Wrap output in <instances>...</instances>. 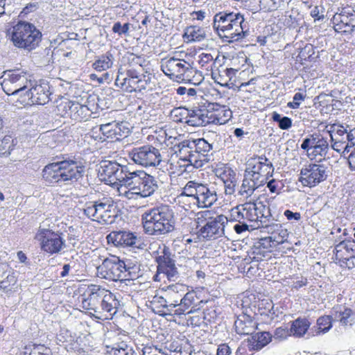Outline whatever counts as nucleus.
Returning a JSON list of instances; mask_svg holds the SVG:
<instances>
[{
    "instance_id": "14",
    "label": "nucleus",
    "mask_w": 355,
    "mask_h": 355,
    "mask_svg": "<svg viewBox=\"0 0 355 355\" xmlns=\"http://www.w3.org/2000/svg\"><path fill=\"white\" fill-rule=\"evenodd\" d=\"M50 85L44 80H40L34 85H29L24 95H21L19 101L24 104L45 105L50 101Z\"/></svg>"
},
{
    "instance_id": "33",
    "label": "nucleus",
    "mask_w": 355,
    "mask_h": 355,
    "mask_svg": "<svg viewBox=\"0 0 355 355\" xmlns=\"http://www.w3.org/2000/svg\"><path fill=\"white\" fill-rule=\"evenodd\" d=\"M254 206L257 216V227L263 226L271 216L270 209L261 201L254 202Z\"/></svg>"
},
{
    "instance_id": "12",
    "label": "nucleus",
    "mask_w": 355,
    "mask_h": 355,
    "mask_svg": "<svg viewBox=\"0 0 355 355\" xmlns=\"http://www.w3.org/2000/svg\"><path fill=\"white\" fill-rule=\"evenodd\" d=\"M161 69L171 78H175L178 80H185L189 79L192 73L193 68L190 63L175 58L162 59L161 61Z\"/></svg>"
},
{
    "instance_id": "29",
    "label": "nucleus",
    "mask_w": 355,
    "mask_h": 355,
    "mask_svg": "<svg viewBox=\"0 0 355 355\" xmlns=\"http://www.w3.org/2000/svg\"><path fill=\"white\" fill-rule=\"evenodd\" d=\"M58 162L45 166L42 170V177L49 183H58L62 181Z\"/></svg>"
},
{
    "instance_id": "5",
    "label": "nucleus",
    "mask_w": 355,
    "mask_h": 355,
    "mask_svg": "<svg viewBox=\"0 0 355 355\" xmlns=\"http://www.w3.org/2000/svg\"><path fill=\"white\" fill-rule=\"evenodd\" d=\"M143 227L146 234L158 236L171 232L174 229V217L168 206L154 207L141 215Z\"/></svg>"
},
{
    "instance_id": "64",
    "label": "nucleus",
    "mask_w": 355,
    "mask_h": 355,
    "mask_svg": "<svg viewBox=\"0 0 355 355\" xmlns=\"http://www.w3.org/2000/svg\"><path fill=\"white\" fill-rule=\"evenodd\" d=\"M284 215L288 220L299 221L301 219V214L299 212H293L289 209H286Z\"/></svg>"
},
{
    "instance_id": "39",
    "label": "nucleus",
    "mask_w": 355,
    "mask_h": 355,
    "mask_svg": "<svg viewBox=\"0 0 355 355\" xmlns=\"http://www.w3.org/2000/svg\"><path fill=\"white\" fill-rule=\"evenodd\" d=\"M119 168V164L114 162L111 161H103L101 163L100 173L103 176L104 175V178L112 182V178L115 173L116 169Z\"/></svg>"
},
{
    "instance_id": "60",
    "label": "nucleus",
    "mask_w": 355,
    "mask_h": 355,
    "mask_svg": "<svg viewBox=\"0 0 355 355\" xmlns=\"http://www.w3.org/2000/svg\"><path fill=\"white\" fill-rule=\"evenodd\" d=\"M159 273L164 274L167 279L170 281H175L179 277V272L175 264L171 267L168 268L167 269L164 270L163 271L159 272Z\"/></svg>"
},
{
    "instance_id": "9",
    "label": "nucleus",
    "mask_w": 355,
    "mask_h": 355,
    "mask_svg": "<svg viewBox=\"0 0 355 355\" xmlns=\"http://www.w3.org/2000/svg\"><path fill=\"white\" fill-rule=\"evenodd\" d=\"M84 214L94 221L102 224H111L115 220L114 202L110 198H103L85 204Z\"/></svg>"
},
{
    "instance_id": "61",
    "label": "nucleus",
    "mask_w": 355,
    "mask_h": 355,
    "mask_svg": "<svg viewBox=\"0 0 355 355\" xmlns=\"http://www.w3.org/2000/svg\"><path fill=\"white\" fill-rule=\"evenodd\" d=\"M166 300L167 299H166V297H165L164 294L163 296H159L158 295H155V296L153 297V299L150 301V302L154 304H159L161 306H163V307L167 309V310L168 311H172L173 309L171 308L170 306H168V302Z\"/></svg>"
},
{
    "instance_id": "56",
    "label": "nucleus",
    "mask_w": 355,
    "mask_h": 355,
    "mask_svg": "<svg viewBox=\"0 0 355 355\" xmlns=\"http://www.w3.org/2000/svg\"><path fill=\"white\" fill-rule=\"evenodd\" d=\"M110 354L112 355H135L132 349L124 343H122L121 346L118 345L112 348Z\"/></svg>"
},
{
    "instance_id": "63",
    "label": "nucleus",
    "mask_w": 355,
    "mask_h": 355,
    "mask_svg": "<svg viewBox=\"0 0 355 355\" xmlns=\"http://www.w3.org/2000/svg\"><path fill=\"white\" fill-rule=\"evenodd\" d=\"M345 139L347 145L349 146V151H351V148L355 145V129L351 130L349 132L347 131Z\"/></svg>"
},
{
    "instance_id": "17",
    "label": "nucleus",
    "mask_w": 355,
    "mask_h": 355,
    "mask_svg": "<svg viewBox=\"0 0 355 355\" xmlns=\"http://www.w3.org/2000/svg\"><path fill=\"white\" fill-rule=\"evenodd\" d=\"M101 132L103 136V140L110 139L112 140H120L123 137H125L128 132L129 128L126 127V123L123 121H113L107 123L101 124L99 127L93 128L92 137L96 139L94 133Z\"/></svg>"
},
{
    "instance_id": "31",
    "label": "nucleus",
    "mask_w": 355,
    "mask_h": 355,
    "mask_svg": "<svg viewBox=\"0 0 355 355\" xmlns=\"http://www.w3.org/2000/svg\"><path fill=\"white\" fill-rule=\"evenodd\" d=\"M135 171H130L127 166H122L119 164V168L116 169L112 178V184L117 182L123 183L120 187H128V183H130L131 176H133Z\"/></svg>"
},
{
    "instance_id": "49",
    "label": "nucleus",
    "mask_w": 355,
    "mask_h": 355,
    "mask_svg": "<svg viewBox=\"0 0 355 355\" xmlns=\"http://www.w3.org/2000/svg\"><path fill=\"white\" fill-rule=\"evenodd\" d=\"M272 119L274 121L278 123V125L282 130H288L292 126V120L287 116H282L277 112H273Z\"/></svg>"
},
{
    "instance_id": "43",
    "label": "nucleus",
    "mask_w": 355,
    "mask_h": 355,
    "mask_svg": "<svg viewBox=\"0 0 355 355\" xmlns=\"http://www.w3.org/2000/svg\"><path fill=\"white\" fill-rule=\"evenodd\" d=\"M232 112L230 110L225 109V107H222L220 110H216V112H212V117L215 118L214 122L211 123L216 124H224L231 117Z\"/></svg>"
},
{
    "instance_id": "48",
    "label": "nucleus",
    "mask_w": 355,
    "mask_h": 355,
    "mask_svg": "<svg viewBox=\"0 0 355 355\" xmlns=\"http://www.w3.org/2000/svg\"><path fill=\"white\" fill-rule=\"evenodd\" d=\"M252 339L257 342V348L261 349L269 343V342L271 340V335L269 332H260L253 336Z\"/></svg>"
},
{
    "instance_id": "37",
    "label": "nucleus",
    "mask_w": 355,
    "mask_h": 355,
    "mask_svg": "<svg viewBox=\"0 0 355 355\" xmlns=\"http://www.w3.org/2000/svg\"><path fill=\"white\" fill-rule=\"evenodd\" d=\"M205 31L197 26H191L185 29L184 37L189 42H200L205 37Z\"/></svg>"
},
{
    "instance_id": "53",
    "label": "nucleus",
    "mask_w": 355,
    "mask_h": 355,
    "mask_svg": "<svg viewBox=\"0 0 355 355\" xmlns=\"http://www.w3.org/2000/svg\"><path fill=\"white\" fill-rule=\"evenodd\" d=\"M244 205L246 221L254 222L257 224V216L256 215L254 202H247L245 203Z\"/></svg>"
},
{
    "instance_id": "3",
    "label": "nucleus",
    "mask_w": 355,
    "mask_h": 355,
    "mask_svg": "<svg viewBox=\"0 0 355 355\" xmlns=\"http://www.w3.org/2000/svg\"><path fill=\"white\" fill-rule=\"evenodd\" d=\"M178 148V156L184 162V166L198 168L209 162L212 145L203 138L188 139L180 142Z\"/></svg>"
},
{
    "instance_id": "28",
    "label": "nucleus",
    "mask_w": 355,
    "mask_h": 355,
    "mask_svg": "<svg viewBox=\"0 0 355 355\" xmlns=\"http://www.w3.org/2000/svg\"><path fill=\"white\" fill-rule=\"evenodd\" d=\"M252 176V175L245 171L243 183L239 191V193L245 198L250 197L257 189L265 184L261 182H258L257 179Z\"/></svg>"
},
{
    "instance_id": "47",
    "label": "nucleus",
    "mask_w": 355,
    "mask_h": 355,
    "mask_svg": "<svg viewBox=\"0 0 355 355\" xmlns=\"http://www.w3.org/2000/svg\"><path fill=\"white\" fill-rule=\"evenodd\" d=\"M277 234H274L270 236V240L272 242H275L277 245L282 244L287 240L288 236V232L286 229L282 228V227L277 224Z\"/></svg>"
},
{
    "instance_id": "30",
    "label": "nucleus",
    "mask_w": 355,
    "mask_h": 355,
    "mask_svg": "<svg viewBox=\"0 0 355 355\" xmlns=\"http://www.w3.org/2000/svg\"><path fill=\"white\" fill-rule=\"evenodd\" d=\"M354 243L351 241H343L340 242L335 246V256L336 260L341 262L344 259H347L352 257L354 254L353 247Z\"/></svg>"
},
{
    "instance_id": "6",
    "label": "nucleus",
    "mask_w": 355,
    "mask_h": 355,
    "mask_svg": "<svg viewBox=\"0 0 355 355\" xmlns=\"http://www.w3.org/2000/svg\"><path fill=\"white\" fill-rule=\"evenodd\" d=\"M128 187H119V196L129 200H137L151 196L158 189L156 178L144 171H135Z\"/></svg>"
},
{
    "instance_id": "51",
    "label": "nucleus",
    "mask_w": 355,
    "mask_h": 355,
    "mask_svg": "<svg viewBox=\"0 0 355 355\" xmlns=\"http://www.w3.org/2000/svg\"><path fill=\"white\" fill-rule=\"evenodd\" d=\"M329 150V144L327 139H321L320 141L316 146L313 148V150L311 152V155L315 157L318 155L321 157L325 156Z\"/></svg>"
},
{
    "instance_id": "36",
    "label": "nucleus",
    "mask_w": 355,
    "mask_h": 355,
    "mask_svg": "<svg viewBox=\"0 0 355 355\" xmlns=\"http://www.w3.org/2000/svg\"><path fill=\"white\" fill-rule=\"evenodd\" d=\"M335 311V318L340 322L342 325H352L354 320L353 318V311L349 308L344 307L342 309L341 307Z\"/></svg>"
},
{
    "instance_id": "38",
    "label": "nucleus",
    "mask_w": 355,
    "mask_h": 355,
    "mask_svg": "<svg viewBox=\"0 0 355 355\" xmlns=\"http://www.w3.org/2000/svg\"><path fill=\"white\" fill-rule=\"evenodd\" d=\"M291 0H259V6L261 10L272 12L285 7Z\"/></svg>"
},
{
    "instance_id": "13",
    "label": "nucleus",
    "mask_w": 355,
    "mask_h": 355,
    "mask_svg": "<svg viewBox=\"0 0 355 355\" xmlns=\"http://www.w3.org/2000/svg\"><path fill=\"white\" fill-rule=\"evenodd\" d=\"M129 155L135 164L145 167L157 166L163 158L160 150L151 145L135 147Z\"/></svg>"
},
{
    "instance_id": "4",
    "label": "nucleus",
    "mask_w": 355,
    "mask_h": 355,
    "mask_svg": "<svg viewBox=\"0 0 355 355\" xmlns=\"http://www.w3.org/2000/svg\"><path fill=\"white\" fill-rule=\"evenodd\" d=\"M244 22L245 19L239 12H220L214 16L213 24L220 37L225 38L228 42H233L246 36L248 31Z\"/></svg>"
},
{
    "instance_id": "21",
    "label": "nucleus",
    "mask_w": 355,
    "mask_h": 355,
    "mask_svg": "<svg viewBox=\"0 0 355 355\" xmlns=\"http://www.w3.org/2000/svg\"><path fill=\"white\" fill-rule=\"evenodd\" d=\"M334 27L337 32L350 33L355 29V13H350L346 9L336 12L333 18Z\"/></svg>"
},
{
    "instance_id": "10",
    "label": "nucleus",
    "mask_w": 355,
    "mask_h": 355,
    "mask_svg": "<svg viewBox=\"0 0 355 355\" xmlns=\"http://www.w3.org/2000/svg\"><path fill=\"white\" fill-rule=\"evenodd\" d=\"M29 76L26 72L19 69L8 71L1 83L3 90L8 95L19 96L24 95L25 92L31 85Z\"/></svg>"
},
{
    "instance_id": "22",
    "label": "nucleus",
    "mask_w": 355,
    "mask_h": 355,
    "mask_svg": "<svg viewBox=\"0 0 355 355\" xmlns=\"http://www.w3.org/2000/svg\"><path fill=\"white\" fill-rule=\"evenodd\" d=\"M60 108L65 110V112L63 114H67L76 121L86 119L92 113L87 105L71 101L61 103L58 105V109L60 110Z\"/></svg>"
},
{
    "instance_id": "7",
    "label": "nucleus",
    "mask_w": 355,
    "mask_h": 355,
    "mask_svg": "<svg viewBox=\"0 0 355 355\" xmlns=\"http://www.w3.org/2000/svg\"><path fill=\"white\" fill-rule=\"evenodd\" d=\"M137 270L135 266H130L118 257L112 256L104 259L97 267V275L110 281H125L135 278Z\"/></svg>"
},
{
    "instance_id": "55",
    "label": "nucleus",
    "mask_w": 355,
    "mask_h": 355,
    "mask_svg": "<svg viewBox=\"0 0 355 355\" xmlns=\"http://www.w3.org/2000/svg\"><path fill=\"white\" fill-rule=\"evenodd\" d=\"M347 131V129L345 128L344 126L337 124H333L331 125L330 129L328 130L331 137H333L340 138L345 137Z\"/></svg>"
},
{
    "instance_id": "15",
    "label": "nucleus",
    "mask_w": 355,
    "mask_h": 355,
    "mask_svg": "<svg viewBox=\"0 0 355 355\" xmlns=\"http://www.w3.org/2000/svg\"><path fill=\"white\" fill-rule=\"evenodd\" d=\"M252 178L257 179V182L263 184L272 176L273 172L272 164L266 157H253L248 160L245 171Z\"/></svg>"
},
{
    "instance_id": "52",
    "label": "nucleus",
    "mask_w": 355,
    "mask_h": 355,
    "mask_svg": "<svg viewBox=\"0 0 355 355\" xmlns=\"http://www.w3.org/2000/svg\"><path fill=\"white\" fill-rule=\"evenodd\" d=\"M13 139L10 136H5L0 139V155L10 154L12 150Z\"/></svg>"
},
{
    "instance_id": "46",
    "label": "nucleus",
    "mask_w": 355,
    "mask_h": 355,
    "mask_svg": "<svg viewBox=\"0 0 355 355\" xmlns=\"http://www.w3.org/2000/svg\"><path fill=\"white\" fill-rule=\"evenodd\" d=\"M177 94L180 96H184V99L187 101H192L196 100L198 98V93L200 90H197L194 88H187L186 87H179L176 89Z\"/></svg>"
},
{
    "instance_id": "1",
    "label": "nucleus",
    "mask_w": 355,
    "mask_h": 355,
    "mask_svg": "<svg viewBox=\"0 0 355 355\" xmlns=\"http://www.w3.org/2000/svg\"><path fill=\"white\" fill-rule=\"evenodd\" d=\"M82 299L83 309L100 320L111 319L118 311L120 302L116 295L98 285L91 284Z\"/></svg>"
},
{
    "instance_id": "20",
    "label": "nucleus",
    "mask_w": 355,
    "mask_h": 355,
    "mask_svg": "<svg viewBox=\"0 0 355 355\" xmlns=\"http://www.w3.org/2000/svg\"><path fill=\"white\" fill-rule=\"evenodd\" d=\"M63 182L76 181L84 173L83 167L74 159H64L58 162Z\"/></svg>"
},
{
    "instance_id": "27",
    "label": "nucleus",
    "mask_w": 355,
    "mask_h": 355,
    "mask_svg": "<svg viewBox=\"0 0 355 355\" xmlns=\"http://www.w3.org/2000/svg\"><path fill=\"white\" fill-rule=\"evenodd\" d=\"M235 330L241 335L252 334L256 328V322L252 318L246 314H242L237 317L234 322Z\"/></svg>"
},
{
    "instance_id": "18",
    "label": "nucleus",
    "mask_w": 355,
    "mask_h": 355,
    "mask_svg": "<svg viewBox=\"0 0 355 355\" xmlns=\"http://www.w3.org/2000/svg\"><path fill=\"white\" fill-rule=\"evenodd\" d=\"M107 240L116 246H130L138 249L145 246L140 237L126 231L112 232L107 236Z\"/></svg>"
},
{
    "instance_id": "26",
    "label": "nucleus",
    "mask_w": 355,
    "mask_h": 355,
    "mask_svg": "<svg viewBox=\"0 0 355 355\" xmlns=\"http://www.w3.org/2000/svg\"><path fill=\"white\" fill-rule=\"evenodd\" d=\"M17 283L16 277L9 269L8 265L3 264L0 266V291L9 293L12 291Z\"/></svg>"
},
{
    "instance_id": "44",
    "label": "nucleus",
    "mask_w": 355,
    "mask_h": 355,
    "mask_svg": "<svg viewBox=\"0 0 355 355\" xmlns=\"http://www.w3.org/2000/svg\"><path fill=\"white\" fill-rule=\"evenodd\" d=\"M331 141L333 142L331 147L332 148L343 155H345L349 153V146L347 145L345 137H331Z\"/></svg>"
},
{
    "instance_id": "25",
    "label": "nucleus",
    "mask_w": 355,
    "mask_h": 355,
    "mask_svg": "<svg viewBox=\"0 0 355 355\" xmlns=\"http://www.w3.org/2000/svg\"><path fill=\"white\" fill-rule=\"evenodd\" d=\"M197 191L198 193L196 198L199 207H211L217 200L216 191L208 188L205 185L201 184Z\"/></svg>"
},
{
    "instance_id": "59",
    "label": "nucleus",
    "mask_w": 355,
    "mask_h": 355,
    "mask_svg": "<svg viewBox=\"0 0 355 355\" xmlns=\"http://www.w3.org/2000/svg\"><path fill=\"white\" fill-rule=\"evenodd\" d=\"M130 24L129 23H125L124 24H121L120 22H116L112 26V31L115 33H117L119 35H127L130 30Z\"/></svg>"
},
{
    "instance_id": "35",
    "label": "nucleus",
    "mask_w": 355,
    "mask_h": 355,
    "mask_svg": "<svg viewBox=\"0 0 355 355\" xmlns=\"http://www.w3.org/2000/svg\"><path fill=\"white\" fill-rule=\"evenodd\" d=\"M310 327V322L308 320L298 318L294 320L291 324L290 332L291 334L300 337L305 334Z\"/></svg>"
},
{
    "instance_id": "24",
    "label": "nucleus",
    "mask_w": 355,
    "mask_h": 355,
    "mask_svg": "<svg viewBox=\"0 0 355 355\" xmlns=\"http://www.w3.org/2000/svg\"><path fill=\"white\" fill-rule=\"evenodd\" d=\"M187 291H188L187 286L182 284L177 283L168 286L164 293L168 302V306L173 309L177 307Z\"/></svg>"
},
{
    "instance_id": "32",
    "label": "nucleus",
    "mask_w": 355,
    "mask_h": 355,
    "mask_svg": "<svg viewBox=\"0 0 355 355\" xmlns=\"http://www.w3.org/2000/svg\"><path fill=\"white\" fill-rule=\"evenodd\" d=\"M114 57L113 54L107 51L105 54L96 57L95 62L92 64L93 68L97 71H106L114 64Z\"/></svg>"
},
{
    "instance_id": "8",
    "label": "nucleus",
    "mask_w": 355,
    "mask_h": 355,
    "mask_svg": "<svg viewBox=\"0 0 355 355\" xmlns=\"http://www.w3.org/2000/svg\"><path fill=\"white\" fill-rule=\"evenodd\" d=\"M42 33L33 24L19 21L11 31V41L15 46L31 51L38 46Z\"/></svg>"
},
{
    "instance_id": "16",
    "label": "nucleus",
    "mask_w": 355,
    "mask_h": 355,
    "mask_svg": "<svg viewBox=\"0 0 355 355\" xmlns=\"http://www.w3.org/2000/svg\"><path fill=\"white\" fill-rule=\"evenodd\" d=\"M327 169L323 164H310L301 169L299 180L304 186L315 187L327 179Z\"/></svg>"
},
{
    "instance_id": "23",
    "label": "nucleus",
    "mask_w": 355,
    "mask_h": 355,
    "mask_svg": "<svg viewBox=\"0 0 355 355\" xmlns=\"http://www.w3.org/2000/svg\"><path fill=\"white\" fill-rule=\"evenodd\" d=\"M190 113L185 123L191 126L199 127L205 126L214 122L215 118L212 117V111L207 109L195 108L189 110Z\"/></svg>"
},
{
    "instance_id": "19",
    "label": "nucleus",
    "mask_w": 355,
    "mask_h": 355,
    "mask_svg": "<svg viewBox=\"0 0 355 355\" xmlns=\"http://www.w3.org/2000/svg\"><path fill=\"white\" fill-rule=\"evenodd\" d=\"M227 218L223 215H218L205 223L199 230L200 236L206 239H215L224 234L225 223Z\"/></svg>"
},
{
    "instance_id": "34",
    "label": "nucleus",
    "mask_w": 355,
    "mask_h": 355,
    "mask_svg": "<svg viewBox=\"0 0 355 355\" xmlns=\"http://www.w3.org/2000/svg\"><path fill=\"white\" fill-rule=\"evenodd\" d=\"M162 253L156 257L158 272L175 265V261L171 259L168 248L164 246Z\"/></svg>"
},
{
    "instance_id": "54",
    "label": "nucleus",
    "mask_w": 355,
    "mask_h": 355,
    "mask_svg": "<svg viewBox=\"0 0 355 355\" xmlns=\"http://www.w3.org/2000/svg\"><path fill=\"white\" fill-rule=\"evenodd\" d=\"M201 186L200 184L196 183L194 182L190 181L189 182L184 188V191L181 193V195H187L189 197H196L198 196V187Z\"/></svg>"
},
{
    "instance_id": "40",
    "label": "nucleus",
    "mask_w": 355,
    "mask_h": 355,
    "mask_svg": "<svg viewBox=\"0 0 355 355\" xmlns=\"http://www.w3.org/2000/svg\"><path fill=\"white\" fill-rule=\"evenodd\" d=\"M198 297L196 293L193 291H187L182 296L181 301L178 306H184L186 309H189L192 306L191 309L189 311L187 314L193 313L196 311V309H193V306L198 302Z\"/></svg>"
},
{
    "instance_id": "50",
    "label": "nucleus",
    "mask_w": 355,
    "mask_h": 355,
    "mask_svg": "<svg viewBox=\"0 0 355 355\" xmlns=\"http://www.w3.org/2000/svg\"><path fill=\"white\" fill-rule=\"evenodd\" d=\"M213 212L209 210H205L198 212L195 219L197 223V227H202L205 223L210 222L211 220L215 218L213 216Z\"/></svg>"
},
{
    "instance_id": "57",
    "label": "nucleus",
    "mask_w": 355,
    "mask_h": 355,
    "mask_svg": "<svg viewBox=\"0 0 355 355\" xmlns=\"http://www.w3.org/2000/svg\"><path fill=\"white\" fill-rule=\"evenodd\" d=\"M300 14L296 11H292L291 14L289 15H286L285 24L286 26L289 27H292L293 28H296L299 24Z\"/></svg>"
},
{
    "instance_id": "11",
    "label": "nucleus",
    "mask_w": 355,
    "mask_h": 355,
    "mask_svg": "<svg viewBox=\"0 0 355 355\" xmlns=\"http://www.w3.org/2000/svg\"><path fill=\"white\" fill-rule=\"evenodd\" d=\"M62 234L51 230L40 228L35 239L40 242L42 250L51 254L59 253L65 248V240Z\"/></svg>"
},
{
    "instance_id": "41",
    "label": "nucleus",
    "mask_w": 355,
    "mask_h": 355,
    "mask_svg": "<svg viewBox=\"0 0 355 355\" xmlns=\"http://www.w3.org/2000/svg\"><path fill=\"white\" fill-rule=\"evenodd\" d=\"M245 205H241L233 207L230 211V214L227 218V222H245L246 221L245 214Z\"/></svg>"
},
{
    "instance_id": "58",
    "label": "nucleus",
    "mask_w": 355,
    "mask_h": 355,
    "mask_svg": "<svg viewBox=\"0 0 355 355\" xmlns=\"http://www.w3.org/2000/svg\"><path fill=\"white\" fill-rule=\"evenodd\" d=\"M172 113L177 117L180 116L179 119H177V121L185 123V121H187L189 118L190 111L184 107H178L174 109Z\"/></svg>"
},
{
    "instance_id": "62",
    "label": "nucleus",
    "mask_w": 355,
    "mask_h": 355,
    "mask_svg": "<svg viewBox=\"0 0 355 355\" xmlns=\"http://www.w3.org/2000/svg\"><path fill=\"white\" fill-rule=\"evenodd\" d=\"M217 173L218 175L224 184L227 182V180H231L232 178H235V173L230 168L225 169L223 172L220 171H218Z\"/></svg>"
},
{
    "instance_id": "45",
    "label": "nucleus",
    "mask_w": 355,
    "mask_h": 355,
    "mask_svg": "<svg viewBox=\"0 0 355 355\" xmlns=\"http://www.w3.org/2000/svg\"><path fill=\"white\" fill-rule=\"evenodd\" d=\"M178 202L180 207L185 210H189L195 206H198V202L196 197H189L187 195L180 194L178 196Z\"/></svg>"
},
{
    "instance_id": "42",
    "label": "nucleus",
    "mask_w": 355,
    "mask_h": 355,
    "mask_svg": "<svg viewBox=\"0 0 355 355\" xmlns=\"http://www.w3.org/2000/svg\"><path fill=\"white\" fill-rule=\"evenodd\" d=\"M331 327V317L329 315L321 316L317 320L316 326L313 327L315 329V334H313V335H318L321 333L325 334L330 330Z\"/></svg>"
},
{
    "instance_id": "2",
    "label": "nucleus",
    "mask_w": 355,
    "mask_h": 355,
    "mask_svg": "<svg viewBox=\"0 0 355 355\" xmlns=\"http://www.w3.org/2000/svg\"><path fill=\"white\" fill-rule=\"evenodd\" d=\"M145 60L135 55H130L128 62L118 70L115 80L116 86L127 92H141L146 89L150 82V74L144 73Z\"/></svg>"
}]
</instances>
